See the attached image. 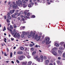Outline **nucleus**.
Returning <instances> with one entry per match:
<instances>
[{
  "instance_id": "nucleus-48",
  "label": "nucleus",
  "mask_w": 65,
  "mask_h": 65,
  "mask_svg": "<svg viewBox=\"0 0 65 65\" xmlns=\"http://www.w3.org/2000/svg\"><path fill=\"white\" fill-rule=\"evenodd\" d=\"M29 34H30V32H26V34H27V35H29Z\"/></svg>"
},
{
  "instance_id": "nucleus-35",
  "label": "nucleus",
  "mask_w": 65,
  "mask_h": 65,
  "mask_svg": "<svg viewBox=\"0 0 65 65\" xmlns=\"http://www.w3.org/2000/svg\"><path fill=\"white\" fill-rule=\"evenodd\" d=\"M22 2L23 3H24V4H26V2H25L24 0H22Z\"/></svg>"
},
{
  "instance_id": "nucleus-13",
  "label": "nucleus",
  "mask_w": 65,
  "mask_h": 65,
  "mask_svg": "<svg viewBox=\"0 0 65 65\" xmlns=\"http://www.w3.org/2000/svg\"><path fill=\"white\" fill-rule=\"evenodd\" d=\"M41 38V37L40 36H38L37 37V41H38V40H39Z\"/></svg>"
},
{
  "instance_id": "nucleus-11",
  "label": "nucleus",
  "mask_w": 65,
  "mask_h": 65,
  "mask_svg": "<svg viewBox=\"0 0 65 65\" xmlns=\"http://www.w3.org/2000/svg\"><path fill=\"white\" fill-rule=\"evenodd\" d=\"M52 53L55 56H57V53L55 51H53L52 52Z\"/></svg>"
},
{
  "instance_id": "nucleus-38",
  "label": "nucleus",
  "mask_w": 65,
  "mask_h": 65,
  "mask_svg": "<svg viewBox=\"0 0 65 65\" xmlns=\"http://www.w3.org/2000/svg\"><path fill=\"white\" fill-rule=\"evenodd\" d=\"M40 59H39V58H38L37 59H36L37 61H38V62H40Z\"/></svg>"
},
{
  "instance_id": "nucleus-10",
  "label": "nucleus",
  "mask_w": 65,
  "mask_h": 65,
  "mask_svg": "<svg viewBox=\"0 0 65 65\" xmlns=\"http://www.w3.org/2000/svg\"><path fill=\"white\" fill-rule=\"evenodd\" d=\"M49 60H47L45 61V65H48V63H49Z\"/></svg>"
},
{
  "instance_id": "nucleus-14",
  "label": "nucleus",
  "mask_w": 65,
  "mask_h": 65,
  "mask_svg": "<svg viewBox=\"0 0 65 65\" xmlns=\"http://www.w3.org/2000/svg\"><path fill=\"white\" fill-rule=\"evenodd\" d=\"M11 33L12 35H14L15 34V31H12V32H11Z\"/></svg>"
},
{
  "instance_id": "nucleus-17",
  "label": "nucleus",
  "mask_w": 65,
  "mask_h": 65,
  "mask_svg": "<svg viewBox=\"0 0 65 65\" xmlns=\"http://www.w3.org/2000/svg\"><path fill=\"white\" fill-rule=\"evenodd\" d=\"M7 19L8 20H10L11 19V17L9 16H8L7 17Z\"/></svg>"
},
{
  "instance_id": "nucleus-29",
  "label": "nucleus",
  "mask_w": 65,
  "mask_h": 65,
  "mask_svg": "<svg viewBox=\"0 0 65 65\" xmlns=\"http://www.w3.org/2000/svg\"><path fill=\"white\" fill-rule=\"evenodd\" d=\"M6 30V28H5V26H4V28L3 30V31H4L5 30Z\"/></svg>"
},
{
  "instance_id": "nucleus-57",
  "label": "nucleus",
  "mask_w": 65,
  "mask_h": 65,
  "mask_svg": "<svg viewBox=\"0 0 65 65\" xmlns=\"http://www.w3.org/2000/svg\"><path fill=\"white\" fill-rule=\"evenodd\" d=\"M20 15H21V14L20 13H19L18 14V15H17V16H18H18H20Z\"/></svg>"
},
{
  "instance_id": "nucleus-43",
  "label": "nucleus",
  "mask_w": 65,
  "mask_h": 65,
  "mask_svg": "<svg viewBox=\"0 0 65 65\" xmlns=\"http://www.w3.org/2000/svg\"><path fill=\"white\" fill-rule=\"evenodd\" d=\"M14 28H17V25L15 24H14L13 25Z\"/></svg>"
},
{
  "instance_id": "nucleus-53",
  "label": "nucleus",
  "mask_w": 65,
  "mask_h": 65,
  "mask_svg": "<svg viewBox=\"0 0 65 65\" xmlns=\"http://www.w3.org/2000/svg\"><path fill=\"white\" fill-rule=\"evenodd\" d=\"M57 48H54L53 49H52V50H56V49Z\"/></svg>"
},
{
  "instance_id": "nucleus-44",
  "label": "nucleus",
  "mask_w": 65,
  "mask_h": 65,
  "mask_svg": "<svg viewBox=\"0 0 65 65\" xmlns=\"http://www.w3.org/2000/svg\"><path fill=\"white\" fill-rule=\"evenodd\" d=\"M20 13H21V14H23V13H24L23 12V11H20Z\"/></svg>"
},
{
  "instance_id": "nucleus-40",
  "label": "nucleus",
  "mask_w": 65,
  "mask_h": 65,
  "mask_svg": "<svg viewBox=\"0 0 65 65\" xmlns=\"http://www.w3.org/2000/svg\"><path fill=\"white\" fill-rule=\"evenodd\" d=\"M22 33H23L22 34H24V35H25L26 34V32L25 31H22Z\"/></svg>"
},
{
  "instance_id": "nucleus-6",
  "label": "nucleus",
  "mask_w": 65,
  "mask_h": 65,
  "mask_svg": "<svg viewBox=\"0 0 65 65\" xmlns=\"http://www.w3.org/2000/svg\"><path fill=\"white\" fill-rule=\"evenodd\" d=\"M34 5V3H31L30 4L28 5V6L29 7H31L33 6V5Z\"/></svg>"
},
{
  "instance_id": "nucleus-18",
  "label": "nucleus",
  "mask_w": 65,
  "mask_h": 65,
  "mask_svg": "<svg viewBox=\"0 0 65 65\" xmlns=\"http://www.w3.org/2000/svg\"><path fill=\"white\" fill-rule=\"evenodd\" d=\"M51 41H50L49 42V41H48L47 42H46V43L47 44H49V43H51Z\"/></svg>"
},
{
  "instance_id": "nucleus-23",
  "label": "nucleus",
  "mask_w": 65,
  "mask_h": 65,
  "mask_svg": "<svg viewBox=\"0 0 65 65\" xmlns=\"http://www.w3.org/2000/svg\"><path fill=\"white\" fill-rule=\"evenodd\" d=\"M64 42H62L60 43V44L61 45H63V44H64Z\"/></svg>"
},
{
  "instance_id": "nucleus-19",
  "label": "nucleus",
  "mask_w": 65,
  "mask_h": 65,
  "mask_svg": "<svg viewBox=\"0 0 65 65\" xmlns=\"http://www.w3.org/2000/svg\"><path fill=\"white\" fill-rule=\"evenodd\" d=\"M31 36H32L31 35H30V34H29V35H28L27 36V37L28 38H30L31 37Z\"/></svg>"
},
{
  "instance_id": "nucleus-47",
  "label": "nucleus",
  "mask_w": 65,
  "mask_h": 65,
  "mask_svg": "<svg viewBox=\"0 0 65 65\" xmlns=\"http://www.w3.org/2000/svg\"><path fill=\"white\" fill-rule=\"evenodd\" d=\"M57 63L58 64H59V63H60V61L58 60L57 61Z\"/></svg>"
},
{
  "instance_id": "nucleus-54",
  "label": "nucleus",
  "mask_w": 65,
  "mask_h": 65,
  "mask_svg": "<svg viewBox=\"0 0 65 65\" xmlns=\"http://www.w3.org/2000/svg\"><path fill=\"white\" fill-rule=\"evenodd\" d=\"M18 14V12L15 13V15H17Z\"/></svg>"
},
{
  "instance_id": "nucleus-16",
  "label": "nucleus",
  "mask_w": 65,
  "mask_h": 65,
  "mask_svg": "<svg viewBox=\"0 0 65 65\" xmlns=\"http://www.w3.org/2000/svg\"><path fill=\"white\" fill-rule=\"evenodd\" d=\"M58 53L59 54H60V55H61L62 53V52L60 50H59L58 51Z\"/></svg>"
},
{
  "instance_id": "nucleus-49",
  "label": "nucleus",
  "mask_w": 65,
  "mask_h": 65,
  "mask_svg": "<svg viewBox=\"0 0 65 65\" xmlns=\"http://www.w3.org/2000/svg\"><path fill=\"white\" fill-rule=\"evenodd\" d=\"M16 62L18 63H20V61L18 60H17Z\"/></svg>"
},
{
  "instance_id": "nucleus-15",
  "label": "nucleus",
  "mask_w": 65,
  "mask_h": 65,
  "mask_svg": "<svg viewBox=\"0 0 65 65\" xmlns=\"http://www.w3.org/2000/svg\"><path fill=\"white\" fill-rule=\"evenodd\" d=\"M17 54H23V52L22 51H18L17 52Z\"/></svg>"
},
{
  "instance_id": "nucleus-63",
  "label": "nucleus",
  "mask_w": 65,
  "mask_h": 65,
  "mask_svg": "<svg viewBox=\"0 0 65 65\" xmlns=\"http://www.w3.org/2000/svg\"><path fill=\"white\" fill-rule=\"evenodd\" d=\"M44 59H46V56H44Z\"/></svg>"
},
{
  "instance_id": "nucleus-39",
  "label": "nucleus",
  "mask_w": 65,
  "mask_h": 65,
  "mask_svg": "<svg viewBox=\"0 0 65 65\" xmlns=\"http://www.w3.org/2000/svg\"><path fill=\"white\" fill-rule=\"evenodd\" d=\"M63 58H65V53H63Z\"/></svg>"
},
{
  "instance_id": "nucleus-64",
  "label": "nucleus",
  "mask_w": 65,
  "mask_h": 65,
  "mask_svg": "<svg viewBox=\"0 0 65 65\" xmlns=\"http://www.w3.org/2000/svg\"><path fill=\"white\" fill-rule=\"evenodd\" d=\"M49 65H53V63H50L49 64Z\"/></svg>"
},
{
  "instance_id": "nucleus-56",
  "label": "nucleus",
  "mask_w": 65,
  "mask_h": 65,
  "mask_svg": "<svg viewBox=\"0 0 65 65\" xmlns=\"http://www.w3.org/2000/svg\"><path fill=\"white\" fill-rule=\"evenodd\" d=\"M31 51H34V48H31Z\"/></svg>"
},
{
  "instance_id": "nucleus-20",
  "label": "nucleus",
  "mask_w": 65,
  "mask_h": 65,
  "mask_svg": "<svg viewBox=\"0 0 65 65\" xmlns=\"http://www.w3.org/2000/svg\"><path fill=\"white\" fill-rule=\"evenodd\" d=\"M32 13L28 12V13H27V15L28 16H29V15H32Z\"/></svg>"
},
{
  "instance_id": "nucleus-4",
  "label": "nucleus",
  "mask_w": 65,
  "mask_h": 65,
  "mask_svg": "<svg viewBox=\"0 0 65 65\" xmlns=\"http://www.w3.org/2000/svg\"><path fill=\"white\" fill-rule=\"evenodd\" d=\"M33 31H31L30 34V35L31 36H32V37L34 38V36H35V32L33 34Z\"/></svg>"
},
{
  "instance_id": "nucleus-5",
  "label": "nucleus",
  "mask_w": 65,
  "mask_h": 65,
  "mask_svg": "<svg viewBox=\"0 0 65 65\" xmlns=\"http://www.w3.org/2000/svg\"><path fill=\"white\" fill-rule=\"evenodd\" d=\"M18 2L19 4H20L21 6L23 5V3L22 1L21 0H18Z\"/></svg>"
},
{
  "instance_id": "nucleus-59",
  "label": "nucleus",
  "mask_w": 65,
  "mask_h": 65,
  "mask_svg": "<svg viewBox=\"0 0 65 65\" xmlns=\"http://www.w3.org/2000/svg\"><path fill=\"white\" fill-rule=\"evenodd\" d=\"M32 18H35V15H34L32 16Z\"/></svg>"
},
{
  "instance_id": "nucleus-21",
  "label": "nucleus",
  "mask_w": 65,
  "mask_h": 65,
  "mask_svg": "<svg viewBox=\"0 0 65 65\" xmlns=\"http://www.w3.org/2000/svg\"><path fill=\"white\" fill-rule=\"evenodd\" d=\"M31 64H32V62L29 61L28 62V65H31Z\"/></svg>"
},
{
  "instance_id": "nucleus-60",
  "label": "nucleus",
  "mask_w": 65,
  "mask_h": 65,
  "mask_svg": "<svg viewBox=\"0 0 65 65\" xmlns=\"http://www.w3.org/2000/svg\"><path fill=\"white\" fill-rule=\"evenodd\" d=\"M11 40H13L14 39L13 38H11Z\"/></svg>"
},
{
  "instance_id": "nucleus-41",
  "label": "nucleus",
  "mask_w": 65,
  "mask_h": 65,
  "mask_svg": "<svg viewBox=\"0 0 65 65\" xmlns=\"http://www.w3.org/2000/svg\"><path fill=\"white\" fill-rule=\"evenodd\" d=\"M29 46L30 47H32L33 45L32 44H31Z\"/></svg>"
},
{
  "instance_id": "nucleus-52",
  "label": "nucleus",
  "mask_w": 65,
  "mask_h": 65,
  "mask_svg": "<svg viewBox=\"0 0 65 65\" xmlns=\"http://www.w3.org/2000/svg\"><path fill=\"white\" fill-rule=\"evenodd\" d=\"M4 54L5 56H7V55H6V52H4Z\"/></svg>"
},
{
  "instance_id": "nucleus-9",
  "label": "nucleus",
  "mask_w": 65,
  "mask_h": 65,
  "mask_svg": "<svg viewBox=\"0 0 65 65\" xmlns=\"http://www.w3.org/2000/svg\"><path fill=\"white\" fill-rule=\"evenodd\" d=\"M40 60H41V62H42L43 61V57L42 56H40Z\"/></svg>"
},
{
  "instance_id": "nucleus-61",
  "label": "nucleus",
  "mask_w": 65,
  "mask_h": 65,
  "mask_svg": "<svg viewBox=\"0 0 65 65\" xmlns=\"http://www.w3.org/2000/svg\"><path fill=\"white\" fill-rule=\"evenodd\" d=\"M20 17H18V18H17V19H18V20H20Z\"/></svg>"
},
{
  "instance_id": "nucleus-2",
  "label": "nucleus",
  "mask_w": 65,
  "mask_h": 65,
  "mask_svg": "<svg viewBox=\"0 0 65 65\" xmlns=\"http://www.w3.org/2000/svg\"><path fill=\"white\" fill-rule=\"evenodd\" d=\"M13 3L14 4L13 6V9H15L18 7V5L16 4L14 2H13Z\"/></svg>"
},
{
  "instance_id": "nucleus-42",
  "label": "nucleus",
  "mask_w": 65,
  "mask_h": 65,
  "mask_svg": "<svg viewBox=\"0 0 65 65\" xmlns=\"http://www.w3.org/2000/svg\"><path fill=\"white\" fill-rule=\"evenodd\" d=\"M4 18L5 20L6 19V16L5 15L4 16Z\"/></svg>"
},
{
  "instance_id": "nucleus-33",
  "label": "nucleus",
  "mask_w": 65,
  "mask_h": 65,
  "mask_svg": "<svg viewBox=\"0 0 65 65\" xmlns=\"http://www.w3.org/2000/svg\"><path fill=\"white\" fill-rule=\"evenodd\" d=\"M10 28L11 29H12L13 28V27H12V25H10Z\"/></svg>"
},
{
  "instance_id": "nucleus-45",
  "label": "nucleus",
  "mask_w": 65,
  "mask_h": 65,
  "mask_svg": "<svg viewBox=\"0 0 65 65\" xmlns=\"http://www.w3.org/2000/svg\"><path fill=\"white\" fill-rule=\"evenodd\" d=\"M38 58V56H37L35 58V59H36V60H37V59Z\"/></svg>"
},
{
  "instance_id": "nucleus-37",
  "label": "nucleus",
  "mask_w": 65,
  "mask_h": 65,
  "mask_svg": "<svg viewBox=\"0 0 65 65\" xmlns=\"http://www.w3.org/2000/svg\"><path fill=\"white\" fill-rule=\"evenodd\" d=\"M24 36L25 35H24V34H22L21 35V37L22 38H23Z\"/></svg>"
},
{
  "instance_id": "nucleus-25",
  "label": "nucleus",
  "mask_w": 65,
  "mask_h": 65,
  "mask_svg": "<svg viewBox=\"0 0 65 65\" xmlns=\"http://www.w3.org/2000/svg\"><path fill=\"white\" fill-rule=\"evenodd\" d=\"M26 6H27L25 4H23V7L24 8H25V7H26Z\"/></svg>"
},
{
  "instance_id": "nucleus-3",
  "label": "nucleus",
  "mask_w": 65,
  "mask_h": 65,
  "mask_svg": "<svg viewBox=\"0 0 65 65\" xmlns=\"http://www.w3.org/2000/svg\"><path fill=\"white\" fill-rule=\"evenodd\" d=\"M23 57L24 56H23V55L20 56L18 57V59L20 61L21 60H23V59H24V58H23Z\"/></svg>"
},
{
  "instance_id": "nucleus-31",
  "label": "nucleus",
  "mask_w": 65,
  "mask_h": 65,
  "mask_svg": "<svg viewBox=\"0 0 65 65\" xmlns=\"http://www.w3.org/2000/svg\"><path fill=\"white\" fill-rule=\"evenodd\" d=\"M11 16H12V18H15V15H14V14L12 15Z\"/></svg>"
},
{
  "instance_id": "nucleus-50",
  "label": "nucleus",
  "mask_w": 65,
  "mask_h": 65,
  "mask_svg": "<svg viewBox=\"0 0 65 65\" xmlns=\"http://www.w3.org/2000/svg\"><path fill=\"white\" fill-rule=\"evenodd\" d=\"M26 23V21H24L23 22H22V24H25V23Z\"/></svg>"
},
{
  "instance_id": "nucleus-27",
  "label": "nucleus",
  "mask_w": 65,
  "mask_h": 65,
  "mask_svg": "<svg viewBox=\"0 0 65 65\" xmlns=\"http://www.w3.org/2000/svg\"><path fill=\"white\" fill-rule=\"evenodd\" d=\"M6 21L7 23H10V21H9L8 19H7L6 20Z\"/></svg>"
},
{
  "instance_id": "nucleus-26",
  "label": "nucleus",
  "mask_w": 65,
  "mask_h": 65,
  "mask_svg": "<svg viewBox=\"0 0 65 65\" xmlns=\"http://www.w3.org/2000/svg\"><path fill=\"white\" fill-rule=\"evenodd\" d=\"M16 3L18 5V6H20V5L19 4V3H18V1H16Z\"/></svg>"
},
{
  "instance_id": "nucleus-7",
  "label": "nucleus",
  "mask_w": 65,
  "mask_h": 65,
  "mask_svg": "<svg viewBox=\"0 0 65 65\" xmlns=\"http://www.w3.org/2000/svg\"><path fill=\"white\" fill-rule=\"evenodd\" d=\"M29 11V10H26L24 12V14H25V15H27L28 14V12Z\"/></svg>"
},
{
  "instance_id": "nucleus-62",
  "label": "nucleus",
  "mask_w": 65,
  "mask_h": 65,
  "mask_svg": "<svg viewBox=\"0 0 65 65\" xmlns=\"http://www.w3.org/2000/svg\"><path fill=\"white\" fill-rule=\"evenodd\" d=\"M27 57L29 59V58H30V56H28Z\"/></svg>"
},
{
  "instance_id": "nucleus-30",
  "label": "nucleus",
  "mask_w": 65,
  "mask_h": 65,
  "mask_svg": "<svg viewBox=\"0 0 65 65\" xmlns=\"http://www.w3.org/2000/svg\"><path fill=\"white\" fill-rule=\"evenodd\" d=\"M7 40V39H6V38H5L4 39V42H6V43L7 42H6V40Z\"/></svg>"
},
{
  "instance_id": "nucleus-24",
  "label": "nucleus",
  "mask_w": 65,
  "mask_h": 65,
  "mask_svg": "<svg viewBox=\"0 0 65 65\" xmlns=\"http://www.w3.org/2000/svg\"><path fill=\"white\" fill-rule=\"evenodd\" d=\"M20 50H24V48L23 47H20Z\"/></svg>"
},
{
  "instance_id": "nucleus-1",
  "label": "nucleus",
  "mask_w": 65,
  "mask_h": 65,
  "mask_svg": "<svg viewBox=\"0 0 65 65\" xmlns=\"http://www.w3.org/2000/svg\"><path fill=\"white\" fill-rule=\"evenodd\" d=\"M13 36L14 37L18 38L19 37H20V34H19V33H17V32H16Z\"/></svg>"
},
{
  "instance_id": "nucleus-22",
  "label": "nucleus",
  "mask_w": 65,
  "mask_h": 65,
  "mask_svg": "<svg viewBox=\"0 0 65 65\" xmlns=\"http://www.w3.org/2000/svg\"><path fill=\"white\" fill-rule=\"evenodd\" d=\"M55 46H57V47H59V45L57 43L55 44Z\"/></svg>"
},
{
  "instance_id": "nucleus-8",
  "label": "nucleus",
  "mask_w": 65,
  "mask_h": 65,
  "mask_svg": "<svg viewBox=\"0 0 65 65\" xmlns=\"http://www.w3.org/2000/svg\"><path fill=\"white\" fill-rule=\"evenodd\" d=\"M45 40L46 41V42L49 41H50V38L48 37H46Z\"/></svg>"
},
{
  "instance_id": "nucleus-28",
  "label": "nucleus",
  "mask_w": 65,
  "mask_h": 65,
  "mask_svg": "<svg viewBox=\"0 0 65 65\" xmlns=\"http://www.w3.org/2000/svg\"><path fill=\"white\" fill-rule=\"evenodd\" d=\"M12 52H11L10 53V58H12Z\"/></svg>"
},
{
  "instance_id": "nucleus-58",
  "label": "nucleus",
  "mask_w": 65,
  "mask_h": 65,
  "mask_svg": "<svg viewBox=\"0 0 65 65\" xmlns=\"http://www.w3.org/2000/svg\"><path fill=\"white\" fill-rule=\"evenodd\" d=\"M58 60H60V59H61V57H58Z\"/></svg>"
},
{
  "instance_id": "nucleus-12",
  "label": "nucleus",
  "mask_w": 65,
  "mask_h": 65,
  "mask_svg": "<svg viewBox=\"0 0 65 65\" xmlns=\"http://www.w3.org/2000/svg\"><path fill=\"white\" fill-rule=\"evenodd\" d=\"M14 11H15V10H10V12L11 13V14H12L13 13H14Z\"/></svg>"
},
{
  "instance_id": "nucleus-36",
  "label": "nucleus",
  "mask_w": 65,
  "mask_h": 65,
  "mask_svg": "<svg viewBox=\"0 0 65 65\" xmlns=\"http://www.w3.org/2000/svg\"><path fill=\"white\" fill-rule=\"evenodd\" d=\"M38 37V35H36L35 36V39H36L37 38V37Z\"/></svg>"
},
{
  "instance_id": "nucleus-34",
  "label": "nucleus",
  "mask_w": 65,
  "mask_h": 65,
  "mask_svg": "<svg viewBox=\"0 0 65 65\" xmlns=\"http://www.w3.org/2000/svg\"><path fill=\"white\" fill-rule=\"evenodd\" d=\"M36 51H34L32 53V55H35V54H36Z\"/></svg>"
},
{
  "instance_id": "nucleus-46",
  "label": "nucleus",
  "mask_w": 65,
  "mask_h": 65,
  "mask_svg": "<svg viewBox=\"0 0 65 65\" xmlns=\"http://www.w3.org/2000/svg\"><path fill=\"white\" fill-rule=\"evenodd\" d=\"M26 62H23L22 63V64H23V65H26Z\"/></svg>"
},
{
  "instance_id": "nucleus-32",
  "label": "nucleus",
  "mask_w": 65,
  "mask_h": 65,
  "mask_svg": "<svg viewBox=\"0 0 65 65\" xmlns=\"http://www.w3.org/2000/svg\"><path fill=\"white\" fill-rule=\"evenodd\" d=\"M24 18L25 19H28V17H27V16L26 15L24 16Z\"/></svg>"
},
{
  "instance_id": "nucleus-55",
  "label": "nucleus",
  "mask_w": 65,
  "mask_h": 65,
  "mask_svg": "<svg viewBox=\"0 0 65 65\" xmlns=\"http://www.w3.org/2000/svg\"><path fill=\"white\" fill-rule=\"evenodd\" d=\"M45 42V41H42V44H43V43H44Z\"/></svg>"
},
{
  "instance_id": "nucleus-51",
  "label": "nucleus",
  "mask_w": 65,
  "mask_h": 65,
  "mask_svg": "<svg viewBox=\"0 0 65 65\" xmlns=\"http://www.w3.org/2000/svg\"><path fill=\"white\" fill-rule=\"evenodd\" d=\"M7 15H8L9 16V15H10V13H8L7 14Z\"/></svg>"
}]
</instances>
